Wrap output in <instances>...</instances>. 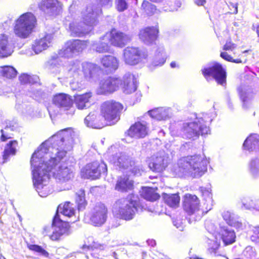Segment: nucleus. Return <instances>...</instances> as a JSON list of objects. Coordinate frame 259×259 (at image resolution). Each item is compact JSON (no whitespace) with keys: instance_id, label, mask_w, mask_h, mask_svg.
<instances>
[{"instance_id":"28","label":"nucleus","mask_w":259,"mask_h":259,"mask_svg":"<svg viewBox=\"0 0 259 259\" xmlns=\"http://www.w3.org/2000/svg\"><path fill=\"white\" fill-rule=\"evenodd\" d=\"M154 49V53L152 59V64L154 66L163 65L167 58L163 46L161 44H155Z\"/></svg>"},{"instance_id":"59","label":"nucleus","mask_w":259,"mask_h":259,"mask_svg":"<svg viewBox=\"0 0 259 259\" xmlns=\"http://www.w3.org/2000/svg\"><path fill=\"white\" fill-rule=\"evenodd\" d=\"M173 224L174 225L176 226L177 229H179L181 231L183 230V223L180 220L177 219L175 220H174Z\"/></svg>"},{"instance_id":"53","label":"nucleus","mask_w":259,"mask_h":259,"mask_svg":"<svg viewBox=\"0 0 259 259\" xmlns=\"http://www.w3.org/2000/svg\"><path fill=\"white\" fill-rule=\"evenodd\" d=\"M209 250L211 252L216 253V250L219 248L220 243L217 240H208Z\"/></svg>"},{"instance_id":"13","label":"nucleus","mask_w":259,"mask_h":259,"mask_svg":"<svg viewBox=\"0 0 259 259\" xmlns=\"http://www.w3.org/2000/svg\"><path fill=\"white\" fill-rule=\"evenodd\" d=\"M202 72L206 79L212 76L218 84L223 87L226 85V69L221 64L214 62L202 69Z\"/></svg>"},{"instance_id":"5","label":"nucleus","mask_w":259,"mask_h":259,"mask_svg":"<svg viewBox=\"0 0 259 259\" xmlns=\"http://www.w3.org/2000/svg\"><path fill=\"white\" fill-rule=\"evenodd\" d=\"M138 204L137 196L133 194H129L126 198L119 199L115 202L113 212L120 219L130 221L134 219Z\"/></svg>"},{"instance_id":"57","label":"nucleus","mask_w":259,"mask_h":259,"mask_svg":"<svg viewBox=\"0 0 259 259\" xmlns=\"http://www.w3.org/2000/svg\"><path fill=\"white\" fill-rule=\"evenodd\" d=\"M235 44L232 42L231 40H227L223 47V50L225 51H233L236 48Z\"/></svg>"},{"instance_id":"37","label":"nucleus","mask_w":259,"mask_h":259,"mask_svg":"<svg viewBox=\"0 0 259 259\" xmlns=\"http://www.w3.org/2000/svg\"><path fill=\"white\" fill-rule=\"evenodd\" d=\"M243 146L245 149L250 151L257 150L259 148V135L251 134L245 140Z\"/></svg>"},{"instance_id":"43","label":"nucleus","mask_w":259,"mask_h":259,"mask_svg":"<svg viewBox=\"0 0 259 259\" xmlns=\"http://www.w3.org/2000/svg\"><path fill=\"white\" fill-rule=\"evenodd\" d=\"M17 74V71L15 68L11 66H4L0 67V78L4 79H13Z\"/></svg>"},{"instance_id":"39","label":"nucleus","mask_w":259,"mask_h":259,"mask_svg":"<svg viewBox=\"0 0 259 259\" xmlns=\"http://www.w3.org/2000/svg\"><path fill=\"white\" fill-rule=\"evenodd\" d=\"M18 147V142L16 140L10 141L5 146L3 155V163H5L9 159L10 155L16 154L17 148Z\"/></svg>"},{"instance_id":"35","label":"nucleus","mask_w":259,"mask_h":259,"mask_svg":"<svg viewBox=\"0 0 259 259\" xmlns=\"http://www.w3.org/2000/svg\"><path fill=\"white\" fill-rule=\"evenodd\" d=\"M220 233L224 244L229 245L235 241L236 235L234 231L227 226H220Z\"/></svg>"},{"instance_id":"25","label":"nucleus","mask_w":259,"mask_h":259,"mask_svg":"<svg viewBox=\"0 0 259 259\" xmlns=\"http://www.w3.org/2000/svg\"><path fill=\"white\" fill-rule=\"evenodd\" d=\"M14 43L8 36L0 35V57L4 58L10 56L14 50Z\"/></svg>"},{"instance_id":"64","label":"nucleus","mask_w":259,"mask_h":259,"mask_svg":"<svg viewBox=\"0 0 259 259\" xmlns=\"http://www.w3.org/2000/svg\"><path fill=\"white\" fill-rule=\"evenodd\" d=\"M98 245L97 244H95V243L94 244H90V245H83L82 246L83 249L88 248V249H93V248H98Z\"/></svg>"},{"instance_id":"7","label":"nucleus","mask_w":259,"mask_h":259,"mask_svg":"<svg viewBox=\"0 0 259 259\" xmlns=\"http://www.w3.org/2000/svg\"><path fill=\"white\" fill-rule=\"evenodd\" d=\"M87 47L85 41L78 39L67 41L62 48L58 51V54L51 56V65L60 61V58H71L81 52Z\"/></svg>"},{"instance_id":"48","label":"nucleus","mask_w":259,"mask_h":259,"mask_svg":"<svg viewBox=\"0 0 259 259\" xmlns=\"http://www.w3.org/2000/svg\"><path fill=\"white\" fill-rule=\"evenodd\" d=\"M76 202L77 203L79 210H82L85 208L86 201L85 200L84 191L83 189L79 190L76 193Z\"/></svg>"},{"instance_id":"11","label":"nucleus","mask_w":259,"mask_h":259,"mask_svg":"<svg viewBox=\"0 0 259 259\" xmlns=\"http://www.w3.org/2000/svg\"><path fill=\"white\" fill-rule=\"evenodd\" d=\"M53 106H51L48 108L51 117L55 116L58 113L59 111L55 110V107L60 108L62 111H67V114L72 115L74 113V110L72 107V100L70 96L64 93H60L56 95L53 98Z\"/></svg>"},{"instance_id":"49","label":"nucleus","mask_w":259,"mask_h":259,"mask_svg":"<svg viewBox=\"0 0 259 259\" xmlns=\"http://www.w3.org/2000/svg\"><path fill=\"white\" fill-rule=\"evenodd\" d=\"M19 80L22 84H32L36 81V76H30L27 74H22L19 76Z\"/></svg>"},{"instance_id":"14","label":"nucleus","mask_w":259,"mask_h":259,"mask_svg":"<svg viewBox=\"0 0 259 259\" xmlns=\"http://www.w3.org/2000/svg\"><path fill=\"white\" fill-rule=\"evenodd\" d=\"M52 229L53 233L50 235L52 240H58L62 236L68 235L69 234L68 223L63 221L58 214H56L54 217L52 227H46L44 228V232L46 235H48L49 230Z\"/></svg>"},{"instance_id":"4","label":"nucleus","mask_w":259,"mask_h":259,"mask_svg":"<svg viewBox=\"0 0 259 259\" xmlns=\"http://www.w3.org/2000/svg\"><path fill=\"white\" fill-rule=\"evenodd\" d=\"M208 160L204 155H195L179 159L178 162L179 172L193 178L202 176L207 170Z\"/></svg>"},{"instance_id":"31","label":"nucleus","mask_w":259,"mask_h":259,"mask_svg":"<svg viewBox=\"0 0 259 259\" xmlns=\"http://www.w3.org/2000/svg\"><path fill=\"white\" fill-rule=\"evenodd\" d=\"M102 65L105 68L106 71L113 72L118 67V61L117 59L112 55H105L100 60Z\"/></svg>"},{"instance_id":"17","label":"nucleus","mask_w":259,"mask_h":259,"mask_svg":"<svg viewBox=\"0 0 259 259\" xmlns=\"http://www.w3.org/2000/svg\"><path fill=\"white\" fill-rule=\"evenodd\" d=\"M168 157L164 151H160L147 160L149 168L153 171L160 172L167 166Z\"/></svg>"},{"instance_id":"30","label":"nucleus","mask_w":259,"mask_h":259,"mask_svg":"<svg viewBox=\"0 0 259 259\" xmlns=\"http://www.w3.org/2000/svg\"><path fill=\"white\" fill-rule=\"evenodd\" d=\"M92 97V93L90 92L81 95L74 96V104L77 109L83 110L90 106V100Z\"/></svg>"},{"instance_id":"1","label":"nucleus","mask_w":259,"mask_h":259,"mask_svg":"<svg viewBox=\"0 0 259 259\" xmlns=\"http://www.w3.org/2000/svg\"><path fill=\"white\" fill-rule=\"evenodd\" d=\"M74 133L68 128L58 132L44 142L33 154L30 160L32 167L43 166L41 171L49 173L56 181L64 182L73 177L72 170L66 163L61 162L73 144Z\"/></svg>"},{"instance_id":"18","label":"nucleus","mask_w":259,"mask_h":259,"mask_svg":"<svg viewBox=\"0 0 259 259\" xmlns=\"http://www.w3.org/2000/svg\"><path fill=\"white\" fill-rule=\"evenodd\" d=\"M107 209L102 203L97 204L92 209L90 214L91 223L94 226L100 227L106 221Z\"/></svg>"},{"instance_id":"38","label":"nucleus","mask_w":259,"mask_h":259,"mask_svg":"<svg viewBox=\"0 0 259 259\" xmlns=\"http://www.w3.org/2000/svg\"><path fill=\"white\" fill-rule=\"evenodd\" d=\"M133 187V182L126 176L120 177L117 180L115 185V190L120 192H126L132 190Z\"/></svg>"},{"instance_id":"60","label":"nucleus","mask_w":259,"mask_h":259,"mask_svg":"<svg viewBox=\"0 0 259 259\" xmlns=\"http://www.w3.org/2000/svg\"><path fill=\"white\" fill-rule=\"evenodd\" d=\"M51 59L48 62V64H49V69L50 70L52 71V72H53V70H52L54 68H55V66L56 67V72H57L58 71V68L59 67H58V66L57 65H59V62L60 61H58V62H55V63H54L52 65H51Z\"/></svg>"},{"instance_id":"32","label":"nucleus","mask_w":259,"mask_h":259,"mask_svg":"<svg viewBox=\"0 0 259 259\" xmlns=\"http://www.w3.org/2000/svg\"><path fill=\"white\" fill-rule=\"evenodd\" d=\"M222 216L224 220L229 226L237 229H242L243 224L240 219L237 215L227 211L223 213Z\"/></svg>"},{"instance_id":"8","label":"nucleus","mask_w":259,"mask_h":259,"mask_svg":"<svg viewBox=\"0 0 259 259\" xmlns=\"http://www.w3.org/2000/svg\"><path fill=\"white\" fill-rule=\"evenodd\" d=\"M42 166L32 167V179L33 185L38 195L40 197H45L53 192V189L48 185L50 174L42 172Z\"/></svg>"},{"instance_id":"12","label":"nucleus","mask_w":259,"mask_h":259,"mask_svg":"<svg viewBox=\"0 0 259 259\" xmlns=\"http://www.w3.org/2000/svg\"><path fill=\"white\" fill-rule=\"evenodd\" d=\"M148 56L147 51L138 47H127L123 51V59L125 64L135 65L144 61Z\"/></svg>"},{"instance_id":"3","label":"nucleus","mask_w":259,"mask_h":259,"mask_svg":"<svg viewBox=\"0 0 259 259\" xmlns=\"http://www.w3.org/2000/svg\"><path fill=\"white\" fill-rule=\"evenodd\" d=\"M101 12L100 7L89 4L82 10L80 17L70 23L69 30L73 37H81L88 34L91 26L96 24L97 16Z\"/></svg>"},{"instance_id":"54","label":"nucleus","mask_w":259,"mask_h":259,"mask_svg":"<svg viewBox=\"0 0 259 259\" xmlns=\"http://www.w3.org/2000/svg\"><path fill=\"white\" fill-rule=\"evenodd\" d=\"M116 7L119 12H123L128 8L126 0H116Z\"/></svg>"},{"instance_id":"15","label":"nucleus","mask_w":259,"mask_h":259,"mask_svg":"<svg viewBox=\"0 0 259 259\" xmlns=\"http://www.w3.org/2000/svg\"><path fill=\"white\" fill-rule=\"evenodd\" d=\"M107 171L106 164L98 161L89 163L81 169L82 177L92 180L99 179L101 175H106Z\"/></svg>"},{"instance_id":"26","label":"nucleus","mask_w":259,"mask_h":259,"mask_svg":"<svg viewBox=\"0 0 259 259\" xmlns=\"http://www.w3.org/2000/svg\"><path fill=\"white\" fill-rule=\"evenodd\" d=\"M52 34H47L44 37L36 39L32 45V49L35 54H38L50 47L53 42Z\"/></svg>"},{"instance_id":"46","label":"nucleus","mask_w":259,"mask_h":259,"mask_svg":"<svg viewBox=\"0 0 259 259\" xmlns=\"http://www.w3.org/2000/svg\"><path fill=\"white\" fill-rule=\"evenodd\" d=\"M141 195L145 199L151 201H155L160 197V196L155 193L153 189L149 187L143 188Z\"/></svg>"},{"instance_id":"6","label":"nucleus","mask_w":259,"mask_h":259,"mask_svg":"<svg viewBox=\"0 0 259 259\" xmlns=\"http://www.w3.org/2000/svg\"><path fill=\"white\" fill-rule=\"evenodd\" d=\"M36 24L35 16L30 12L21 15L15 22L14 33L22 39L28 38L32 32Z\"/></svg>"},{"instance_id":"16","label":"nucleus","mask_w":259,"mask_h":259,"mask_svg":"<svg viewBox=\"0 0 259 259\" xmlns=\"http://www.w3.org/2000/svg\"><path fill=\"white\" fill-rule=\"evenodd\" d=\"M104 38L109 40L111 45L122 48L130 42L132 40L133 35L113 29L109 32L106 33L104 35Z\"/></svg>"},{"instance_id":"9","label":"nucleus","mask_w":259,"mask_h":259,"mask_svg":"<svg viewBox=\"0 0 259 259\" xmlns=\"http://www.w3.org/2000/svg\"><path fill=\"white\" fill-rule=\"evenodd\" d=\"M199 200L195 195L187 194L185 195L183 201L184 210L190 216L187 218L189 223L199 220L205 213V209H200Z\"/></svg>"},{"instance_id":"42","label":"nucleus","mask_w":259,"mask_h":259,"mask_svg":"<svg viewBox=\"0 0 259 259\" xmlns=\"http://www.w3.org/2000/svg\"><path fill=\"white\" fill-rule=\"evenodd\" d=\"M202 195L203 197V203L205 209V213L211 210L213 205L212 194L208 189L201 188Z\"/></svg>"},{"instance_id":"21","label":"nucleus","mask_w":259,"mask_h":259,"mask_svg":"<svg viewBox=\"0 0 259 259\" xmlns=\"http://www.w3.org/2000/svg\"><path fill=\"white\" fill-rule=\"evenodd\" d=\"M110 161L120 169H126L129 167L131 160L130 156L125 152L116 153L109 158Z\"/></svg>"},{"instance_id":"36","label":"nucleus","mask_w":259,"mask_h":259,"mask_svg":"<svg viewBox=\"0 0 259 259\" xmlns=\"http://www.w3.org/2000/svg\"><path fill=\"white\" fill-rule=\"evenodd\" d=\"M104 35L100 38L99 40L94 41L91 45L92 49L99 53L109 52L110 49L109 45V40L103 38Z\"/></svg>"},{"instance_id":"24","label":"nucleus","mask_w":259,"mask_h":259,"mask_svg":"<svg viewBox=\"0 0 259 259\" xmlns=\"http://www.w3.org/2000/svg\"><path fill=\"white\" fill-rule=\"evenodd\" d=\"M84 123L88 127L93 128H101L107 124L103 116L97 115L96 112H91L84 119Z\"/></svg>"},{"instance_id":"40","label":"nucleus","mask_w":259,"mask_h":259,"mask_svg":"<svg viewBox=\"0 0 259 259\" xmlns=\"http://www.w3.org/2000/svg\"><path fill=\"white\" fill-rule=\"evenodd\" d=\"M238 92L244 106L245 102L253 97L252 90L248 85H241L238 88Z\"/></svg>"},{"instance_id":"52","label":"nucleus","mask_w":259,"mask_h":259,"mask_svg":"<svg viewBox=\"0 0 259 259\" xmlns=\"http://www.w3.org/2000/svg\"><path fill=\"white\" fill-rule=\"evenodd\" d=\"M142 7L150 15L153 14L156 10L155 6L146 1L143 2Z\"/></svg>"},{"instance_id":"19","label":"nucleus","mask_w":259,"mask_h":259,"mask_svg":"<svg viewBox=\"0 0 259 259\" xmlns=\"http://www.w3.org/2000/svg\"><path fill=\"white\" fill-rule=\"evenodd\" d=\"M121 81L118 78L108 77L101 80L98 89V94L111 93L117 90Z\"/></svg>"},{"instance_id":"51","label":"nucleus","mask_w":259,"mask_h":259,"mask_svg":"<svg viewBox=\"0 0 259 259\" xmlns=\"http://www.w3.org/2000/svg\"><path fill=\"white\" fill-rule=\"evenodd\" d=\"M29 248L31 250L39 253L40 255L45 257L49 256V253L40 246L37 245H30L29 246Z\"/></svg>"},{"instance_id":"58","label":"nucleus","mask_w":259,"mask_h":259,"mask_svg":"<svg viewBox=\"0 0 259 259\" xmlns=\"http://www.w3.org/2000/svg\"><path fill=\"white\" fill-rule=\"evenodd\" d=\"M10 128L6 126L5 129L1 130V132L2 133L1 140L2 141H5L7 139H10L11 138V135L8 133V131Z\"/></svg>"},{"instance_id":"56","label":"nucleus","mask_w":259,"mask_h":259,"mask_svg":"<svg viewBox=\"0 0 259 259\" xmlns=\"http://www.w3.org/2000/svg\"><path fill=\"white\" fill-rule=\"evenodd\" d=\"M220 56L223 59L228 61L229 62H233L235 63H242V61L240 59H233V58L229 55L228 54L227 52H221L220 54Z\"/></svg>"},{"instance_id":"27","label":"nucleus","mask_w":259,"mask_h":259,"mask_svg":"<svg viewBox=\"0 0 259 259\" xmlns=\"http://www.w3.org/2000/svg\"><path fill=\"white\" fill-rule=\"evenodd\" d=\"M148 133V127L145 121L137 122L130 128L128 135L135 138L145 137Z\"/></svg>"},{"instance_id":"45","label":"nucleus","mask_w":259,"mask_h":259,"mask_svg":"<svg viewBox=\"0 0 259 259\" xmlns=\"http://www.w3.org/2000/svg\"><path fill=\"white\" fill-rule=\"evenodd\" d=\"M248 171L254 178L259 177V158H252L248 163Z\"/></svg>"},{"instance_id":"50","label":"nucleus","mask_w":259,"mask_h":259,"mask_svg":"<svg viewBox=\"0 0 259 259\" xmlns=\"http://www.w3.org/2000/svg\"><path fill=\"white\" fill-rule=\"evenodd\" d=\"M127 171L131 172L135 176H139L141 174L142 168L139 166L135 165V162L134 161L131 162L128 168H126Z\"/></svg>"},{"instance_id":"20","label":"nucleus","mask_w":259,"mask_h":259,"mask_svg":"<svg viewBox=\"0 0 259 259\" xmlns=\"http://www.w3.org/2000/svg\"><path fill=\"white\" fill-rule=\"evenodd\" d=\"M158 33V29L156 27H148L140 30L139 36L145 44L150 45L156 40Z\"/></svg>"},{"instance_id":"22","label":"nucleus","mask_w":259,"mask_h":259,"mask_svg":"<svg viewBox=\"0 0 259 259\" xmlns=\"http://www.w3.org/2000/svg\"><path fill=\"white\" fill-rule=\"evenodd\" d=\"M39 7L41 10L50 16L59 14L61 9L58 0H42Z\"/></svg>"},{"instance_id":"44","label":"nucleus","mask_w":259,"mask_h":259,"mask_svg":"<svg viewBox=\"0 0 259 259\" xmlns=\"http://www.w3.org/2000/svg\"><path fill=\"white\" fill-rule=\"evenodd\" d=\"M163 199L165 202L171 207L176 208L179 205L180 198L178 194H164Z\"/></svg>"},{"instance_id":"61","label":"nucleus","mask_w":259,"mask_h":259,"mask_svg":"<svg viewBox=\"0 0 259 259\" xmlns=\"http://www.w3.org/2000/svg\"><path fill=\"white\" fill-rule=\"evenodd\" d=\"M27 109H25V110H22V112L26 115H28L30 117L32 116L33 110L30 107H26Z\"/></svg>"},{"instance_id":"10","label":"nucleus","mask_w":259,"mask_h":259,"mask_svg":"<svg viewBox=\"0 0 259 259\" xmlns=\"http://www.w3.org/2000/svg\"><path fill=\"white\" fill-rule=\"evenodd\" d=\"M122 108V105L119 102L113 100L107 101L101 106V115L107 122V124H114L119 120V113Z\"/></svg>"},{"instance_id":"47","label":"nucleus","mask_w":259,"mask_h":259,"mask_svg":"<svg viewBox=\"0 0 259 259\" xmlns=\"http://www.w3.org/2000/svg\"><path fill=\"white\" fill-rule=\"evenodd\" d=\"M241 207L245 209L259 211V205L256 204V198H244L241 200Z\"/></svg>"},{"instance_id":"55","label":"nucleus","mask_w":259,"mask_h":259,"mask_svg":"<svg viewBox=\"0 0 259 259\" xmlns=\"http://www.w3.org/2000/svg\"><path fill=\"white\" fill-rule=\"evenodd\" d=\"M253 234L250 237V239L259 246V226L253 228Z\"/></svg>"},{"instance_id":"2","label":"nucleus","mask_w":259,"mask_h":259,"mask_svg":"<svg viewBox=\"0 0 259 259\" xmlns=\"http://www.w3.org/2000/svg\"><path fill=\"white\" fill-rule=\"evenodd\" d=\"M213 113H202L194 118H189L178 124V134L184 138L194 140L200 135L210 133L209 124L215 117Z\"/></svg>"},{"instance_id":"34","label":"nucleus","mask_w":259,"mask_h":259,"mask_svg":"<svg viewBox=\"0 0 259 259\" xmlns=\"http://www.w3.org/2000/svg\"><path fill=\"white\" fill-rule=\"evenodd\" d=\"M137 81L134 76L131 74H126L123 77V91L125 94H129L137 89Z\"/></svg>"},{"instance_id":"33","label":"nucleus","mask_w":259,"mask_h":259,"mask_svg":"<svg viewBox=\"0 0 259 259\" xmlns=\"http://www.w3.org/2000/svg\"><path fill=\"white\" fill-rule=\"evenodd\" d=\"M68 77H74L75 79L82 78V63L78 61H73L67 67Z\"/></svg>"},{"instance_id":"63","label":"nucleus","mask_w":259,"mask_h":259,"mask_svg":"<svg viewBox=\"0 0 259 259\" xmlns=\"http://www.w3.org/2000/svg\"><path fill=\"white\" fill-rule=\"evenodd\" d=\"M79 79H77V82H70V87L71 88V89L73 90H78L80 88V87H79V86H77V84H78V80Z\"/></svg>"},{"instance_id":"29","label":"nucleus","mask_w":259,"mask_h":259,"mask_svg":"<svg viewBox=\"0 0 259 259\" xmlns=\"http://www.w3.org/2000/svg\"><path fill=\"white\" fill-rule=\"evenodd\" d=\"M148 114L157 120H166L172 116L171 109L169 108L159 107L150 110Z\"/></svg>"},{"instance_id":"41","label":"nucleus","mask_w":259,"mask_h":259,"mask_svg":"<svg viewBox=\"0 0 259 259\" xmlns=\"http://www.w3.org/2000/svg\"><path fill=\"white\" fill-rule=\"evenodd\" d=\"M75 210L72 206V204L69 202H65L64 204H60L57 208L56 214L60 212L64 216L69 218L74 217Z\"/></svg>"},{"instance_id":"62","label":"nucleus","mask_w":259,"mask_h":259,"mask_svg":"<svg viewBox=\"0 0 259 259\" xmlns=\"http://www.w3.org/2000/svg\"><path fill=\"white\" fill-rule=\"evenodd\" d=\"M102 6H106L109 5L111 6L112 4V0H96Z\"/></svg>"},{"instance_id":"23","label":"nucleus","mask_w":259,"mask_h":259,"mask_svg":"<svg viewBox=\"0 0 259 259\" xmlns=\"http://www.w3.org/2000/svg\"><path fill=\"white\" fill-rule=\"evenodd\" d=\"M100 67L96 64L90 62L82 63V77L92 81L98 78Z\"/></svg>"}]
</instances>
